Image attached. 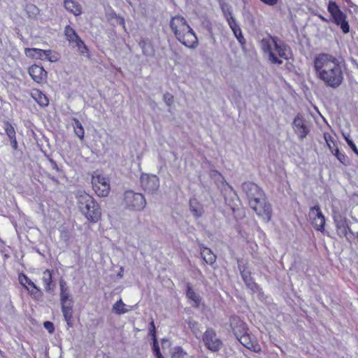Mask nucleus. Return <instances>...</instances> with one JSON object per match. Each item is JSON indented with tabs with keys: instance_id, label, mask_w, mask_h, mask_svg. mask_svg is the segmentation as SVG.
<instances>
[{
	"instance_id": "nucleus-1",
	"label": "nucleus",
	"mask_w": 358,
	"mask_h": 358,
	"mask_svg": "<svg viewBox=\"0 0 358 358\" xmlns=\"http://www.w3.org/2000/svg\"><path fill=\"white\" fill-rule=\"evenodd\" d=\"M315 77L327 87L336 89L344 80L342 62L339 58L328 53H320L313 59Z\"/></svg>"
},
{
	"instance_id": "nucleus-2",
	"label": "nucleus",
	"mask_w": 358,
	"mask_h": 358,
	"mask_svg": "<svg viewBox=\"0 0 358 358\" xmlns=\"http://www.w3.org/2000/svg\"><path fill=\"white\" fill-rule=\"evenodd\" d=\"M170 27L176 38L185 46L194 49L198 45L197 37L186 20L180 15L173 17L170 21Z\"/></svg>"
},
{
	"instance_id": "nucleus-3",
	"label": "nucleus",
	"mask_w": 358,
	"mask_h": 358,
	"mask_svg": "<svg viewBox=\"0 0 358 358\" xmlns=\"http://www.w3.org/2000/svg\"><path fill=\"white\" fill-rule=\"evenodd\" d=\"M263 51L268 55L269 59L273 64H280L282 61L280 59H287L289 50L278 40L273 37L264 38L261 42Z\"/></svg>"
},
{
	"instance_id": "nucleus-4",
	"label": "nucleus",
	"mask_w": 358,
	"mask_h": 358,
	"mask_svg": "<svg viewBox=\"0 0 358 358\" xmlns=\"http://www.w3.org/2000/svg\"><path fill=\"white\" fill-rule=\"evenodd\" d=\"M124 204L129 210L141 211L145 207L146 201L142 194L128 190L124 194Z\"/></svg>"
},
{
	"instance_id": "nucleus-5",
	"label": "nucleus",
	"mask_w": 358,
	"mask_h": 358,
	"mask_svg": "<svg viewBox=\"0 0 358 358\" xmlns=\"http://www.w3.org/2000/svg\"><path fill=\"white\" fill-rule=\"evenodd\" d=\"M92 187L99 196H106L110 189L109 179L96 171L92 176Z\"/></svg>"
},
{
	"instance_id": "nucleus-6",
	"label": "nucleus",
	"mask_w": 358,
	"mask_h": 358,
	"mask_svg": "<svg viewBox=\"0 0 358 358\" xmlns=\"http://www.w3.org/2000/svg\"><path fill=\"white\" fill-rule=\"evenodd\" d=\"M249 204L256 212L257 215L264 221L268 222L270 220L271 217V208L270 204L266 201L264 196L262 198L252 200Z\"/></svg>"
},
{
	"instance_id": "nucleus-7",
	"label": "nucleus",
	"mask_w": 358,
	"mask_h": 358,
	"mask_svg": "<svg viewBox=\"0 0 358 358\" xmlns=\"http://www.w3.org/2000/svg\"><path fill=\"white\" fill-rule=\"evenodd\" d=\"M328 10L331 13L334 22L341 27L343 33H348L350 31V27L346 21V16L343 12H341L336 3L330 1L328 5Z\"/></svg>"
},
{
	"instance_id": "nucleus-8",
	"label": "nucleus",
	"mask_w": 358,
	"mask_h": 358,
	"mask_svg": "<svg viewBox=\"0 0 358 358\" xmlns=\"http://www.w3.org/2000/svg\"><path fill=\"white\" fill-rule=\"evenodd\" d=\"M205 346L212 352H217L222 347V341L213 329H207L202 337Z\"/></svg>"
},
{
	"instance_id": "nucleus-9",
	"label": "nucleus",
	"mask_w": 358,
	"mask_h": 358,
	"mask_svg": "<svg viewBox=\"0 0 358 358\" xmlns=\"http://www.w3.org/2000/svg\"><path fill=\"white\" fill-rule=\"evenodd\" d=\"M310 222L313 227L317 231H324L325 217L319 206L312 207L308 213Z\"/></svg>"
},
{
	"instance_id": "nucleus-10",
	"label": "nucleus",
	"mask_w": 358,
	"mask_h": 358,
	"mask_svg": "<svg viewBox=\"0 0 358 358\" xmlns=\"http://www.w3.org/2000/svg\"><path fill=\"white\" fill-rule=\"evenodd\" d=\"M64 34L69 43L77 48L78 50L81 54H84L87 52V48L84 42L78 36L76 31L71 26L67 25L65 27Z\"/></svg>"
},
{
	"instance_id": "nucleus-11",
	"label": "nucleus",
	"mask_w": 358,
	"mask_h": 358,
	"mask_svg": "<svg viewBox=\"0 0 358 358\" xmlns=\"http://www.w3.org/2000/svg\"><path fill=\"white\" fill-rule=\"evenodd\" d=\"M80 212L87 220L93 223L97 222L101 217L100 206L95 200H93L92 203L88 204Z\"/></svg>"
},
{
	"instance_id": "nucleus-12",
	"label": "nucleus",
	"mask_w": 358,
	"mask_h": 358,
	"mask_svg": "<svg viewBox=\"0 0 358 358\" xmlns=\"http://www.w3.org/2000/svg\"><path fill=\"white\" fill-rule=\"evenodd\" d=\"M141 184L143 189L148 193L155 192L159 187V180L155 175L143 174Z\"/></svg>"
},
{
	"instance_id": "nucleus-13",
	"label": "nucleus",
	"mask_w": 358,
	"mask_h": 358,
	"mask_svg": "<svg viewBox=\"0 0 358 358\" xmlns=\"http://www.w3.org/2000/svg\"><path fill=\"white\" fill-rule=\"evenodd\" d=\"M18 280L20 284L34 298L41 296V289L26 275L23 273L20 274Z\"/></svg>"
},
{
	"instance_id": "nucleus-14",
	"label": "nucleus",
	"mask_w": 358,
	"mask_h": 358,
	"mask_svg": "<svg viewBox=\"0 0 358 358\" xmlns=\"http://www.w3.org/2000/svg\"><path fill=\"white\" fill-rule=\"evenodd\" d=\"M243 192L247 194L249 202L264 196L262 190L256 184L250 182H244L242 185Z\"/></svg>"
},
{
	"instance_id": "nucleus-15",
	"label": "nucleus",
	"mask_w": 358,
	"mask_h": 358,
	"mask_svg": "<svg viewBox=\"0 0 358 358\" xmlns=\"http://www.w3.org/2000/svg\"><path fill=\"white\" fill-rule=\"evenodd\" d=\"M230 328L236 338L248 331L247 324L236 316L230 318Z\"/></svg>"
},
{
	"instance_id": "nucleus-16",
	"label": "nucleus",
	"mask_w": 358,
	"mask_h": 358,
	"mask_svg": "<svg viewBox=\"0 0 358 358\" xmlns=\"http://www.w3.org/2000/svg\"><path fill=\"white\" fill-rule=\"evenodd\" d=\"M237 339L243 346L255 352H259L262 350L255 338L252 337L248 331L237 338Z\"/></svg>"
},
{
	"instance_id": "nucleus-17",
	"label": "nucleus",
	"mask_w": 358,
	"mask_h": 358,
	"mask_svg": "<svg viewBox=\"0 0 358 358\" xmlns=\"http://www.w3.org/2000/svg\"><path fill=\"white\" fill-rule=\"evenodd\" d=\"M29 74L37 83H43L46 80L47 73L41 66L36 64L31 66L29 68Z\"/></svg>"
},
{
	"instance_id": "nucleus-18",
	"label": "nucleus",
	"mask_w": 358,
	"mask_h": 358,
	"mask_svg": "<svg viewBox=\"0 0 358 358\" xmlns=\"http://www.w3.org/2000/svg\"><path fill=\"white\" fill-rule=\"evenodd\" d=\"M76 199V204L80 211H81L85 207L87 206L88 204L92 203V201L94 199L83 190H78L75 193Z\"/></svg>"
},
{
	"instance_id": "nucleus-19",
	"label": "nucleus",
	"mask_w": 358,
	"mask_h": 358,
	"mask_svg": "<svg viewBox=\"0 0 358 358\" xmlns=\"http://www.w3.org/2000/svg\"><path fill=\"white\" fill-rule=\"evenodd\" d=\"M293 129L300 138H304L308 134V129L304 124L303 119L297 115L293 122Z\"/></svg>"
},
{
	"instance_id": "nucleus-20",
	"label": "nucleus",
	"mask_w": 358,
	"mask_h": 358,
	"mask_svg": "<svg viewBox=\"0 0 358 358\" xmlns=\"http://www.w3.org/2000/svg\"><path fill=\"white\" fill-rule=\"evenodd\" d=\"M64 6L68 12L75 16H79L83 13L82 6L77 0H64Z\"/></svg>"
},
{
	"instance_id": "nucleus-21",
	"label": "nucleus",
	"mask_w": 358,
	"mask_h": 358,
	"mask_svg": "<svg viewBox=\"0 0 358 358\" xmlns=\"http://www.w3.org/2000/svg\"><path fill=\"white\" fill-rule=\"evenodd\" d=\"M30 95L41 107H45L49 104L48 99L39 90L32 89L30 92Z\"/></svg>"
},
{
	"instance_id": "nucleus-22",
	"label": "nucleus",
	"mask_w": 358,
	"mask_h": 358,
	"mask_svg": "<svg viewBox=\"0 0 358 358\" xmlns=\"http://www.w3.org/2000/svg\"><path fill=\"white\" fill-rule=\"evenodd\" d=\"M61 308L64 319L66 322L67 329H69L73 326V306H61Z\"/></svg>"
},
{
	"instance_id": "nucleus-23",
	"label": "nucleus",
	"mask_w": 358,
	"mask_h": 358,
	"mask_svg": "<svg viewBox=\"0 0 358 358\" xmlns=\"http://www.w3.org/2000/svg\"><path fill=\"white\" fill-rule=\"evenodd\" d=\"M227 22H228V24H229L230 28L231 29V30L234 32L236 38L240 42H241L242 39H243V36L242 35L241 29L239 27V26L238 25V24L236 23L235 19L231 14H229V16L227 17Z\"/></svg>"
},
{
	"instance_id": "nucleus-24",
	"label": "nucleus",
	"mask_w": 358,
	"mask_h": 358,
	"mask_svg": "<svg viewBox=\"0 0 358 358\" xmlns=\"http://www.w3.org/2000/svg\"><path fill=\"white\" fill-rule=\"evenodd\" d=\"M189 207L193 215L196 217H201L204 212L203 206L195 198L189 200Z\"/></svg>"
},
{
	"instance_id": "nucleus-25",
	"label": "nucleus",
	"mask_w": 358,
	"mask_h": 358,
	"mask_svg": "<svg viewBox=\"0 0 358 358\" xmlns=\"http://www.w3.org/2000/svg\"><path fill=\"white\" fill-rule=\"evenodd\" d=\"M337 232L340 236L345 237L348 234V227L346 220L341 217L335 220Z\"/></svg>"
},
{
	"instance_id": "nucleus-26",
	"label": "nucleus",
	"mask_w": 358,
	"mask_h": 358,
	"mask_svg": "<svg viewBox=\"0 0 358 358\" xmlns=\"http://www.w3.org/2000/svg\"><path fill=\"white\" fill-rule=\"evenodd\" d=\"M52 270L46 269L43 272L42 281L45 285V289L46 291H50L52 289Z\"/></svg>"
},
{
	"instance_id": "nucleus-27",
	"label": "nucleus",
	"mask_w": 358,
	"mask_h": 358,
	"mask_svg": "<svg viewBox=\"0 0 358 358\" xmlns=\"http://www.w3.org/2000/svg\"><path fill=\"white\" fill-rule=\"evenodd\" d=\"M24 54L26 57L36 59H43L44 50L39 48H29L24 49Z\"/></svg>"
},
{
	"instance_id": "nucleus-28",
	"label": "nucleus",
	"mask_w": 358,
	"mask_h": 358,
	"mask_svg": "<svg viewBox=\"0 0 358 358\" xmlns=\"http://www.w3.org/2000/svg\"><path fill=\"white\" fill-rule=\"evenodd\" d=\"M131 309L120 299L112 307V311L117 315H122L130 311Z\"/></svg>"
},
{
	"instance_id": "nucleus-29",
	"label": "nucleus",
	"mask_w": 358,
	"mask_h": 358,
	"mask_svg": "<svg viewBox=\"0 0 358 358\" xmlns=\"http://www.w3.org/2000/svg\"><path fill=\"white\" fill-rule=\"evenodd\" d=\"M201 255L208 264L212 265L216 261V256L208 248H204L201 250Z\"/></svg>"
},
{
	"instance_id": "nucleus-30",
	"label": "nucleus",
	"mask_w": 358,
	"mask_h": 358,
	"mask_svg": "<svg viewBox=\"0 0 358 358\" xmlns=\"http://www.w3.org/2000/svg\"><path fill=\"white\" fill-rule=\"evenodd\" d=\"M187 296L188 299L190 300V303L192 306H199L201 302V297L199 294L194 292V290L188 287L187 291Z\"/></svg>"
},
{
	"instance_id": "nucleus-31",
	"label": "nucleus",
	"mask_w": 358,
	"mask_h": 358,
	"mask_svg": "<svg viewBox=\"0 0 358 358\" xmlns=\"http://www.w3.org/2000/svg\"><path fill=\"white\" fill-rule=\"evenodd\" d=\"M61 306H73V301L70 292L59 293Z\"/></svg>"
},
{
	"instance_id": "nucleus-32",
	"label": "nucleus",
	"mask_w": 358,
	"mask_h": 358,
	"mask_svg": "<svg viewBox=\"0 0 358 358\" xmlns=\"http://www.w3.org/2000/svg\"><path fill=\"white\" fill-rule=\"evenodd\" d=\"M172 358H189L190 356L180 347H176L171 352Z\"/></svg>"
},
{
	"instance_id": "nucleus-33",
	"label": "nucleus",
	"mask_w": 358,
	"mask_h": 358,
	"mask_svg": "<svg viewBox=\"0 0 358 358\" xmlns=\"http://www.w3.org/2000/svg\"><path fill=\"white\" fill-rule=\"evenodd\" d=\"M73 129L76 136L83 140L84 138L85 131L81 123L78 120H74Z\"/></svg>"
},
{
	"instance_id": "nucleus-34",
	"label": "nucleus",
	"mask_w": 358,
	"mask_h": 358,
	"mask_svg": "<svg viewBox=\"0 0 358 358\" xmlns=\"http://www.w3.org/2000/svg\"><path fill=\"white\" fill-rule=\"evenodd\" d=\"M324 138L331 152H334V150L337 148L336 142L334 138L328 133L324 134Z\"/></svg>"
},
{
	"instance_id": "nucleus-35",
	"label": "nucleus",
	"mask_w": 358,
	"mask_h": 358,
	"mask_svg": "<svg viewBox=\"0 0 358 358\" xmlns=\"http://www.w3.org/2000/svg\"><path fill=\"white\" fill-rule=\"evenodd\" d=\"M140 46L142 48V51L143 52L144 55H152L153 53V50H152V48L151 47L150 43L145 41H142L140 42Z\"/></svg>"
},
{
	"instance_id": "nucleus-36",
	"label": "nucleus",
	"mask_w": 358,
	"mask_h": 358,
	"mask_svg": "<svg viewBox=\"0 0 358 358\" xmlns=\"http://www.w3.org/2000/svg\"><path fill=\"white\" fill-rule=\"evenodd\" d=\"M3 127L9 138H13L15 136V129L9 122H4Z\"/></svg>"
},
{
	"instance_id": "nucleus-37",
	"label": "nucleus",
	"mask_w": 358,
	"mask_h": 358,
	"mask_svg": "<svg viewBox=\"0 0 358 358\" xmlns=\"http://www.w3.org/2000/svg\"><path fill=\"white\" fill-rule=\"evenodd\" d=\"M43 55V59H46L50 62H56L59 59L57 55L53 53L50 50H44V54Z\"/></svg>"
},
{
	"instance_id": "nucleus-38",
	"label": "nucleus",
	"mask_w": 358,
	"mask_h": 358,
	"mask_svg": "<svg viewBox=\"0 0 358 358\" xmlns=\"http://www.w3.org/2000/svg\"><path fill=\"white\" fill-rule=\"evenodd\" d=\"M188 327L191 329L192 331L197 336L201 332L198 322L194 320H189L187 322Z\"/></svg>"
},
{
	"instance_id": "nucleus-39",
	"label": "nucleus",
	"mask_w": 358,
	"mask_h": 358,
	"mask_svg": "<svg viewBox=\"0 0 358 358\" xmlns=\"http://www.w3.org/2000/svg\"><path fill=\"white\" fill-rule=\"evenodd\" d=\"M341 163H344L346 159V156L341 152L338 148L334 150V152H331Z\"/></svg>"
},
{
	"instance_id": "nucleus-40",
	"label": "nucleus",
	"mask_w": 358,
	"mask_h": 358,
	"mask_svg": "<svg viewBox=\"0 0 358 358\" xmlns=\"http://www.w3.org/2000/svg\"><path fill=\"white\" fill-rule=\"evenodd\" d=\"M154 336V343H153V352L156 357V358L163 357L159 350V346L156 341L155 336Z\"/></svg>"
},
{
	"instance_id": "nucleus-41",
	"label": "nucleus",
	"mask_w": 358,
	"mask_h": 358,
	"mask_svg": "<svg viewBox=\"0 0 358 358\" xmlns=\"http://www.w3.org/2000/svg\"><path fill=\"white\" fill-rule=\"evenodd\" d=\"M43 326L50 334H52L54 332L55 326L52 322L46 321L43 323Z\"/></svg>"
},
{
	"instance_id": "nucleus-42",
	"label": "nucleus",
	"mask_w": 358,
	"mask_h": 358,
	"mask_svg": "<svg viewBox=\"0 0 358 358\" xmlns=\"http://www.w3.org/2000/svg\"><path fill=\"white\" fill-rule=\"evenodd\" d=\"M59 288H60L59 293H64V292H69V287L66 285V282L64 280H61L59 281Z\"/></svg>"
},
{
	"instance_id": "nucleus-43",
	"label": "nucleus",
	"mask_w": 358,
	"mask_h": 358,
	"mask_svg": "<svg viewBox=\"0 0 358 358\" xmlns=\"http://www.w3.org/2000/svg\"><path fill=\"white\" fill-rule=\"evenodd\" d=\"M164 99L167 105L169 106L171 105L173 102V96L169 93H166L164 95Z\"/></svg>"
},
{
	"instance_id": "nucleus-44",
	"label": "nucleus",
	"mask_w": 358,
	"mask_h": 358,
	"mask_svg": "<svg viewBox=\"0 0 358 358\" xmlns=\"http://www.w3.org/2000/svg\"><path fill=\"white\" fill-rule=\"evenodd\" d=\"M241 275H242V277H243V279L244 280V281L245 282V283L248 285V286H252L253 285V283L251 282V280L250 278L247 275L246 273H245L243 271L241 272Z\"/></svg>"
},
{
	"instance_id": "nucleus-45",
	"label": "nucleus",
	"mask_w": 358,
	"mask_h": 358,
	"mask_svg": "<svg viewBox=\"0 0 358 358\" xmlns=\"http://www.w3.org/2000/svg\"><path fill=\"white\" fill-rule=\"evenodd\" d=\"M348 145L352 148V150L358 156V149L352 141H348Z\"/></svg>"
},
{
	"instance_id": "nucleus-46",
	"label": "nucleus",
	"mask_w": 358,
	"mask_h": 358,
	"mask_svg": "<svg viewBox=\"0 0 358 358\" xmlns=\"http://www.w3.org/2000/svg\"><path fill=\"white\" fill-rule=\"evenodd\" d=\"M261 1L267 5L273 6L277 3L278 0H261Z\"/></svg>"
},
{
	"instance_id": "nucleus-47",
	"label": "nucleus",
	"mask_w": 358,
	"mask_h": 358,
	"mask_svg": "<svg viewBox=\"0 0 358 358\" xmlns=\"http://www.w3.org/2000/svg\"><path fill=\"white\" fill-rule=\"evenodd\" d=\"M10 140L11 146L13 149L16 150L17 148V143L15 136L13 137V138H10Z\"/></svg>"
},
{
	"instance_id": "nucleus-48",
	"label": "nucleus",
	"mask_w": 358,
	"mask_h": 358,
	"mask_svg": "<svg viewBox=\"0 0 358 358\" xmlns=\"http://www.w3.org/2000/svg\"><path fill=\"white\" fill-rule=\"evenodd\" d=\"M123 270H124V269H123V267H121V268H120V272L118 273V274H117V276H118V277H120V278H122V276H123V273H122Z\"/></svg>"
},
{
	"instance_id": "nucleus-49",
	"label": "nucleus",
	"mask_w": 358,
	"mask_h": 358,
	"mask_svg": "<svg viewBox=\"0 0 358 358\" xmlns=\"http://www.w3.org/2000/svg\"><path fill=\"white\" fill-rule=\"evenodd\" d=\"M343 136L344 137L345 140L346 141L347 143L348 144V141H351L349 138V136L348 135H345V134H343Z\"/></svg>"
},
{
	"instance_id": "nucleus-50",
	"label": "nucleus",
	"mask_w": 358,
	"mask_h": 358,
	"mask_svg": "<svg viewBox=\"0 0 358 358\" xmlns=\"http://www.w3.org/2000/svg\"><path fill=\"white\" fill-rule=\"evenodd\" d=\"M120 20H121V23H122V24H124V19H123V18H122Z\"/></svg>"
},
{
	"instance_id": "nucleus-51",
	"label": "nucleus",
	"mask_w": 358,
	"mask_h": 358,
	"mask_svg": "<svg viewBox=\"0 0 358 358\" xmlns=\"http://www.w3.org/2000/svg\"><path fill=\"white\" fill-rule=\"evenodd\" d=\"M151 325H152V328L155 329V325H154V322H151Z\"/></svg>"
},
{
	"instance_id": "nucleus-52",
	"label": "nucleus",
	"mask_w": 358,
	"mask_h": 358,
	"mask_svg": "<svg viewBox=\"0 0 358 358\" xmlns=\"http://www.w3.org/2000/svg\"><path fill=\"white\" fill-rule=\"evenodd\" d=\"M159 358H164V357H159Z\"/></svg>"
}]
</instances>
